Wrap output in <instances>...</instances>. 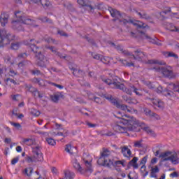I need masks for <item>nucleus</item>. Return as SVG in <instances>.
<instances>
[{"instance_id":"obj_11","label":"nucleus","mask_w":179,"mask_h":179,"mask_svg":"<svg viewBox=\"0 0 179 179\" xmlns=\"http://www.w3.org/2000/svg\"><path fill=\"white\" fill-rule=\"evenodd\" d=\"M25 89L27 92H29L31 94H34L36 96V93H37L39 99H43L44 96V93L40 92L37 88L33 87L31 84H25Z\"/></svg>"},{"instance_id":"obj_19","label":"nucleus","mask_w":179,"mask_h":179,"mask_svg":"<svg viewBox=\"0 0 179 179\" xmlns=\"http://www.w3.org/2000/svg\"><path fill=\"white\" fill-rule=\"evenodd\" d=\"M136 13L140 16L141 19H145V20H148V22H152V17H150L148 13L145 12V10L136 11Z\"/></svg>"},{"instance_id":"obj_23","label":"nucleus","mask_w":179,"mask_h":179,"mask_svg":"<svg viewBox=\"0 0 179 179\" xmlns=\"http://www.w3.org/2000/svg\"><path fill=\"white\" fill-rule=\"evenodd\" d=\"M77 2L81 6H86V8H87V9H89L90 10L94 9L93 6H92V5L90 4V3H87V0H78Z\"/></svg>"},{"instance_id":"obj_7","label":"nucleus","mask_w":179,"mask_h":179,"mask_svg":"<svg viewBox=\"0 0 179 179\" xmlns=\"http://www.w3.org/2000/svg\"><path fill=\"white\" fill-rule=\"evenodd\" d=\"M153 69H155L157 72H160V73H162L164 78H169V79H174V78H176V74H174L173 71L169 70L163 66L154 67Z\"/></svg>"},{"instance_id":"obj_40","label":"nucleus","mask_w":179,"mask_h":179,"mask_svg":"<svg viewBox=\"0 0 179 179\" xmlns=\"http://www.w3.org/2000/svg\"><path fill=\"white\" fill-rule=\"evenodd\" d=\"M142 142H143V140L135 141L134 144V148H143V144H142Z\"/></svg>"},{"instance_id":"obj_54","label":"nucleus","mask_w":179,"mask_h":179,"mask_svg":"<svg viewBox=\"0 0 179 179\" xmlns=\"http://www.w3.org/2000/svg\"><path fill=\"white\" fill-rule=\"evenodd\" d=\"M117 108H120V110H123L124 111H125V110L128 108V106L125 104L119 103Z\"/></svg>"},{"instance_id":"obj_3","label":"nucleus","mask_w":179,"mask_h":179,"mask_svg":"<svg viewBox=\"0 0 179 179\" xmlns=\"http://www.w3.org/2000/svg\"><path fill=\"white\" fill-rule=\"evenodd\" d=\"M84 164L85 166V169L82 168L80 166V164L78 162V159H75L73 162V166L76 170L80 173V174H85V173H90L92 174L93 173V168L92 167V163L87 160L83 159Z\"/></svg>"},{"instance_id":"obj_52","label":"nucleus","mask_w":179,"mask_h":179,"mask_svg":"<svg viewBox=\"0 0 179 179\" xmlns=\"http://www.w3.org/2000/svg\"><path fill=\"white\" fill-rule=\"evenodd\" d=\"M131 89L134 92V93H136V94L137 96H142V94H141L138 91V88L135 87V86L132 85L131 86Z\"/></svg>"},{"instance_id":"obj_20","label":"nucleus","mask_w":179,"mask_h":179,"mask_svg":"<svg viewBox=\"0 0 179 179\" xmlns=\"http://www.w3.org/2000/svg\"><path fill=\"white\" fill-rule=\"evenodd\" d=\"M118 77H115L113 78L112 80V84H111V88L112 89H120V86H121V83H120V80H118Z\"/></svg>"},{"instance_id":"obj_47","label":"nucleus","mask_w":179,"mask_h":179,"mask_svg":"<svg viewBox=\"0 0 179 179\" xmlns=\"http://www.w3.org/2000/svg\"><path fill=\"white\" fill-rule=\"evenodd\" d=\"M83 38H85V40H87L90 44H92V45H96V43L93 38H89V36H84Z\"/></svg>"},{"instance_id":"obj_59","label":"nucleus","mask_w":179,"mask_h":179,"mask_svg":"<svg viewBox=\"0 0 179 179\" xmlns=\"http://www.w3.org/2000/svg\"><path fill=\"white\" fill-rule=\"evenodd\" d=\"M122 54H124V55H127L128 57H131L132 58V53L129 52L128 50H124V49L122 51Z\"/></svg>"},{"instance_id":"obj_58","label":"nucleus","mask_w":179,"mask_h":179,"mask_svg":"<svg viewBox=\"0 0 179 179\" xmlns=\"http://www.w3.org/2000/svg\"><path fill=\"white\" fill-rule=\"evenodd\" d=\"M11 125H13V127H15V128H17V129H20V128H22V125L20 124V123H15L13 122H10Z\"/></svg>"},{"instance_id":"obj_36","label":"nucleus","mask_w":179,"mask_h":179,"mask_svg":"<svg viewBox=\"0 0 179 179\" xmlns=\"http://www.w3.org/2000/svg\"><path fill=\"white\" fill-rule=\"evenodd\" d=\"M120 62H122V64L124 66H135V64H134L133 62H128V61L127 60H124V59H120Z\"/></svg>"},{"instance_id":"obj_10","label":"nucleus","mask_w":179,"mask_h":179,"mask_svg":"<svg viewBox=\"0 0 179 179\" xmlns=\"http://www.w3.org/2000/svg\"><path fill=\"white\" fill-rule=\"evenodd\" d=\"M157 93H162V94L166 97H168V99H173L176 97V93L169 90V87L163 90V87L159 86L157 87Z\"/></svg>"},{"instance_id":"obj_27","label":"nucleus","mask_w":179,"mask_h":179,"mask_svg":"<svg viewBox=\"0 0 179 179\" xmlns=\"http://www.w3.org/2000/svg\"><path fill=\"white\" fill-rule=\"evenodd\" d=\"M20 23H22V21L17 20L12 21L13 29L14 30H22V24Z\"/></svg>"},{"instance_id":"obj_17","label":"nucleus","mask_w":179,"mask_h":179,"mask_svg":"<svg viewBox=\"0 0 179 179\" xmlns=\"http://www.w3.org/2000/svg\"><path fill=\"white\" fill-rule=\"evenodd\" d=\"M165 160H169L173 163V164H179V158L178 155H177V152H173L171 153V157L165 159Z\"/></svg>"},{"instance_id":"obj_14","label":"nucleus","mask_w":179,"mask_h":179,"mask_svg":"<svg viewBox=\"0 0 179 179\" xmlns=\"http://www.w3.org/2000/svg\"><path fill=\"white\" fill-rule=\"evenodd\" d=\"M148 99L151 100L152 104H154L156 107H158V108L162 110L164 108V102L162 101L160 99H155V98H150L149 96Z\"/></svg>"},{"instance_id":"obj_48","label":"nucleus","mask_w":179,"mask_h":179,"mask_svg":"<svg viewBox=\"0 0 179 179\" xmlns=\"http://www.w3.org/2000/svg\"><path fill=\"white\" fill-rule=\"evenodd\" d=\"M136 26H137V27H138V29H146V24L143 23V22H138V23H136L134 24Z\"/></svg>"},{"instance_id":"obj_18","label":"nucleus","mask_w":179,"mask_h":179,"mask_svg":"<svg viewBox=\"0 0 179 179\" xmlns=\"http://www.w3.org/2000/svg\"><path fill=\"white\" fill-rule=\"evenodd\" d=\"M110 155H111V152H110V150H108V149L103 148V152H101V157H99V159L98 160V163H99V162H100V160H101V159H103V162H104V160H108L106 158L108 157V156H110Z\"/></svg>"},{"instance_id":"obj_25","label":"nucleus","mask_w":179,"mask_h":179,"mask_svg":"<svg viewBox=\"0 0 179 179\" xmlns=\"http://www.w3.org/2000/svg\"><path fill=\"white\" fill-rule=\"evenodd\" d=\"M120 90H122V92H124V93H127V94H129V96L132 95V86L131 87V89L127 88L124 84H122L119 87Z\"/></svg>"},{"instance_id":"obj_4","label":"nucleus","mask_w":179,"mask_h":179,"mask_svg":"<svg viewBox=\"0 0 179 179\" xmlns=\"http://www.w3.org/2000/svg\"><path fill=\"white\" fill-rule=\"evenodd\" d=\"M15 40V35L8 33L6 30L0 29V48L10 44Z\"/></svg>"},{"instance_id":"obj_12","label":"nucleus","mask_w":179,"mask_h":179,"mask_svg":"<svg viewBox=\"0 0 179 179\" xmlns=\"http://www.w3.org/2000/svg\"><path fill=\"white\" fill-rule=\"evenodd\" d=\"M34 3H36L37 5H42L44 9H48L52 6L51 2L48 0H30Z\"/></svg>"},{"instance_id":"obj_61","label":"nucleus","mask_w":179,"mask_h":179,"mask_svg":"<svg viewBox=\"0 0 179 179\" xmlns=\"http://www.w3.org/2000/svg\"><path fill=\"white\" fill-rule=\"evenodd\" d=\"M138 100L132 98H130V100L129 101V104H138Z\"/></svg>"},{"instance_id":"obj_9","label":"nucleus","mask_w":179,"mask_h":179,"mask_svg":"<svg viewBox=\"0 0 179 179\" xmlns=\"http://www.w3.org/2000/svg\"><path fill=\"white\" fill-rule=\"evenodd\" d=\"M100 166H103L105 167H111V166H120L121 164L123 167H125V160H118L114 162L111 159H105L103 162L99 164Z\"/></svg>"},{"instance_id":"obj_53","label":"nucleus","mask_w":179,"mask_h":179,"mask_svg":"<svg viewBox=\"0 0 179 179\" xmlns=\"http://www.w3.org/2000/svg\"><path fill=\"white\" fill-rule=\"evenodd\" d=\"M71 148H72V145L71 144L66 145L65 152H67V153H70L71 155H72V152H71Z\"/></svg>"},{"instance_id":"obj_60","label":"nucleus","mask_w":179,"mask_h":179,"mask_svg":"<svg viewBox=\"0 0 179 179\" xmlns=\"http://www.w3.org/2000/svg\"><path fill=\"white\" fill-rule=\"evenodd\" d=\"M27 162L28 163H34V155L32 157H27Z\"/></svg>"},{"instance_id":"obj_34","label":"nucleus","mask_w":179,"mask_h":179,"mask_svg":"<svg viewBox=\"0 0 179 179\" xmlns=\"http://www.w3.org/2000/svg\"><path fill=\"white\" fill-rule=\"evenodd\" d=\"M166 29L167 30H170L171 31H177V29H178V27L174 26V24L171 23H167Z\"/></svg>"},{"instance_id":"obj_38","label":"nucleus","mask_w":179,"mask_h":179,"mask_svg":"<svg viewBox=\"0 0 179 179\" xmlns=\"http://www.w3.org/2000/svg\"><path fill=\"white\" fill-rule=\"evenodd\" d=\"M143 112L145 113V115L148 117H152V115L153 114V112L150 110V109L144 107L143 108Z\"/></svg>"},{"instance_id":"obj_5","label":"nucleus","mask_w":179,"mask_h":179,"mask_svg":"<svg viewBox=\"0 0 179 179\" xmlns=\"http://www.w3.org/2000/svg\"><path fill=\"white\" fill-rule=\"evenodd\" d=\"M108 10H109L112 17L118 19L120 23H123V24L124 26H126V24H128V23L134 24V20H128L124 18V16L122 15V14H121V12L118 11V10L110 7L108 8Z\"/></svg>"},{"instance_id":"obj_49","label":"nucleus","mask_w":179,"mask_h":179,"mask_svg":"<svg viewBox=\"0 0 179 179\" xmlns=\"http://www.w3.org/2000/svg\"><path fill=\"white\" fill-rule=\"evenodd\" d=\"M26 65H29V61L27 60H24L18 63L19 68H23V66H26Z\"/></svg>"},{"instance_id":"obj_46","label":"nucleus","mask_w":179,"mask_h":179,"mask_svg":"<svg viewBox=\"0 0 179 179\" xmlns=\"http://www.w3.org/2000/svg\"><path fill=\"white\" fill-rule=\"evenodd\" d=\"M39 20H41V22H46L47 23H52V20L48 19L47 17H40Z\"/></svg>"},{"instance_id":"obj_16","label":"nucleus","mask_w":179,"mask_h":179,"mask_svg":"<svg viewBox=\"0 0 179 179\" xmlns=\"http://www.w3.org/2000/svg\"><path fill=\"white\" fill-rule=\"evenodd\" d=\"M103 97H104V99H106V100H108L109 101H110L111 104L115 106V107H117V108H118L120 102H118V101H117V99H115L114 97H113V95L105 94V95H103Z\"/></svg>"},{"instance_id":"obj_55","label":"nucleus","mask_w":179,"mask_h":179,"mask_svg":"<svg viewBox=\"0 0 179 179\" xmlns=\"http://www.w3.org/2000/svg\"><path fill=\"white\" fill-rule=\"evenodd\" d=\"M31 73H32V75H41V71L36 69L34 70H31Z\"/></svg>"},{"instance_id":"obj_24","label":"nucleus","mask_w":179,"mask_h":179,"mask_svg":"<svg viewBox=\"0 0 179 179\" xmlns=\"http://www.w3.org/2000/svg\"><path fill=\"white\" fill-rule=\"evenodd\" d=\"M121 149L122 153L124 157H131L132 152H131V150L128 148V146H124L123 148H121Z\"/></svg>"},{"instance_id":"obj_21","label":"nucleus","mask_w":179,"mask_h":179,"mask_svg":"<svg viewBox=\"0 0 179 179\" xmlns=\"http://www.w3.org/2000/svg\"><path fill=\"white\" fill-rule=\"evenodd\" d=\"M70 69L73 71V75L77 78H83L85 76V71L82 70H78L75 68H70Z\"/></svg>"},{"instance_id":"obj_64","label":"nucleus","mask_w":179,"mask_h":179,"mask_svg":"<svg viewBox=\"0 0 179 179\" xmlns=\"http://www.w3.org/2000/svg\"><path fill=\"white\" fill-rule=\"evenodd\" d=\"M6 82H10L11 83H13V85H17V83H16L15 80L9 78L6 79Z\"/></svg>"},{"instance_id":"obj_15","label":"nucleus","mask_w":179,"mask_h":179,"mask_svg":"<svg viewBox=\"0 0 179 179\" xmlns=\"http://www.w3.org/2000/svg\"><path fill=\"white\" fill-rule=\"evenodd\" d=\"M148 169H150V177L152 178H157V173L160 171V169H159V166H155V167L152 166V165L148 166Z\"/></svg>"},{"instance_id":"obj_39","label":"nucleus","mask_w":179,"mask_h":179,"mask_svg":"<svg viewBox=\"0 0 179 179\" xmlns=\"http://www.w3.org/2000/svg\"><path fill=\"white\" fill-rule=\"evenodd\" d=\"M91 55L94 58V59H97L98 61H101V58L103 57V55L94 52H92Z\"/></svg>"},{"instance_id":"obj_29","label":"nucleus","mask_w":179,"mask_h":179,"mask_svg":"<svg viewBox=\"0 0 179 179\" xmlns=\"http://www.w3.org/2000/svg\"><path fill=\"white\" fill-rule=\"evenodd\" d=\"M132 166L134 169H138V157H134L128 164V166Z\"/></svg>"},{"instance_id":"obj_26","label":"nucleus","mask_w":179,"mask_h":179,"mask_svg":"<svg viewBox=\"0 0 179 179\" xmlns=\"http://www.w3.org/2000/svg\"><path fill=\"white\" fill-rule=\"evenodd\" d=\"M171 156V151H166L165 152H162L159 155V157H161L162 162H169V160H166V159H168V157H170Z\"/></svg>"},{"instance_id":"obj_43","label":"nucleus","mask_w":179,"mask_h":179,"mask_svg":"<svg viewBox=\"0 0 179 179\" xmlns=\"http://www.w3.org/2000/svg\"><path fill=\"white\" fill-rule=\"evenodd\" d=\"M101 62H103V64H105L106 65H108V64H110V57L102 56Z\"/></svg>"},{"instance_id":"obj_28","label":"nucleus","mask_w":179,"mask_h":179,"mask_svg":"<svg viewBox=\"0 0 179 179\" xmlns=\"http://www.w3.org/2000/svg\"><path fill=\"white\" fill-rule=\"evenodd\" d=\"M164 57H166V58H174L175 59H178V55L176 53H174V52H163Z\"/></svg>"},{"instance_id":"obj_62","label":"nucleus","mask_w":179,"mask_h":179,"mask_svg":"<svg viewBox=\"0 0 179 179\" xmlns=\"http://www.w3.org/2000/svg\"><path fill=\"white\" fill-rule=\"evenodd\" d=\"M18 58H23V59L27 58V53L24 52V53L19 54L18 55Z\"/></svg>"},{"instance_id":"obj_30","label":"nucleus","mask_w":179,"mask_h":179,"mask_svg":"<svg viewBox=\"0 0 179 179\" xmlns=\"http://www.w3.org/2000/svg\"><path fill=\"white\" fill-rule=\"evenodd\" d=\"M64 178L73 179L75 178V173L71 171H64Z\"/></svg>"},{"instance_id":"obj_42","label":"nucleus","mask_w":179,"mask_h":179,"mask_svg":"<svg viewBox=\"0 0 179 179\" xmlns=\"http://www.w3.org/2000/svg\"><path fill=\"white\" fill-rule=\"evenodd\" d=\"M19 47H20V43L15 42L11 44L10 48L11 50H19Z\"/></svg>"},{"instance_id":"obj_22","label":"nucleus","mask_w":179,"mask_h":179,"mask_svg":"<svg viewBox=\"0 0 179 179\" xmlns=\"http://www.w3.org/2000/svg\"><path fill=\"white\" fill-rule=\"evenodd\" d=\"M8 19H9V15H8V14H1V15L0 23L3 27H5V26H6Z\"/></svg>"},{"instance_id":"obj_32","label":"nucleus","mask_w":179,"mask_h":179,"mask_svg":"<svg viewBox=\"0 0 179 179\" xmlns=\"http://www.w3.org/2000/svg\"><path fill=\"white\" fill-rule=\"evenodd\" d=\"M145 38H148L150 41V43H152V44H155L156 45H162V43L159 42L157 39L152 38L151 37L148 36V35H145Z\"/></svg>"},{"instance_id":"obj_63","label":"nucleus","mask_w":179,"mask_h":179,"mask_svg":"<svg viewBox=\"0 0 179 179\" xmlns=\"http://www.w3.org/2000/svg\"><path fill=\"white\" fill-rule=\"evenodd\" d=\"M4 61L5 62H6V64H13L11 62H10V57L9 56H6L4 57Z\"/></svg>"},{"instance_id":"obj_41","label":"nucleus","mask_w":179,"mask_h":179,"mask_svg":"<svg viewBox=\"0 0 179 179\" xmlns=\"http://www.w3.org/2000/svg\"><path fill=\"white\" fill-rule=\"evenodd\" d=\"M45 48L46 50H50L52 52H53V54H55V55H57V52H58L57 49L54 47V46H48V45H45Z\"/></svg>"},{"instance_id":"obj_45","label":"nucleus","mask_w":179,"mask_h":179,"mask_svg":"<svg viewBox=\"0 0 179 179\" xmlns=\"http://www.w3.org/2000/svg\"><path fill=\"white\" fill-rule=\"evenodd\" d=\"M169 86L171 87V89L173 90V92H178V93H179V84H170Z\"/></svg>"},{"instance_id":"obj_8","label":"nucleus","mask_w":179,"mask_h":179,"mask_svg":"<svg viewBox=\"0 0 179 179\" xmlns=\"http://www.w3.org/2000/svg\"><path fill=\"white\" fill-rule=\"evenodd\" d=\"M32 152L34 153V163L37 162H43L44 157H43V153H41V146L36 145L32 147Z\"/></svg>"},{"instance_id":"obj_37","label":"nucleus","mask_w":179,"mask_h":179,"mask_svg":"<svg viewBox=\"0 0 179 179\" xmlns=\"http://www.w3.org/2000/svg\"><path fill=\"white\" fill-rule=\"evenodd\" d=\"M33 173V169L31 167L26 168L24 171V174H26L27 177H30Z\"/></svg>"},{"instance_id":"obj_51","label":"nucleus","mask_w":179,"mask_h":179,"mask_svg":"<svg viewBox=\"0 0 179 179\" xmlns=\"http://www.w3.org/2000/svg\"><path fill=\"white\" fill-rule=\"evenodd\" d=\"M31 115H34V117H38V115H40V111L34 109L31 111Z\"/></svg>"},{"instance_id":"obj_31","label":"nucleus","mask_w":179,"mask_h":179,"mask_svg":"<svg viewBox=\"0 0 179 179\" xmlns=\"http://www.w3.org/2000/svg\"><path fill=\"white\" fill-rule=\"evenodd\" d=\"M59 97H64V95L61 93L56 94L55 95H52L50 96V99L52 101H53L54 103H58V101L59 100Z\"/></svg>"},{"instance_id":"obj_35","label":"nucleus","mask_w":179,"mask_h":179,"mask_svg":"<svg viewBox=\"0 0 179 179\" xmlns=\"http://www.w3.org/2000/svg\"><path fill=\"white\" fill-rule=\"evenodd\" d=\"M45 41H46V43H52V44H55L56 45L59 44V42L58 41H56L55 38H52L51 37L45 38Z\"/></svg>"},{"instance_id":"obj_50","label":"nucleus","mask_w":179,"mask_h":179,"mask_svg":"<svg viewBox=\"0 0 179 179\" xmlns=\"http://www.w3.org/2000/svg\"><path fill=\"white\" fill-rule=\"evenodd\" d=\"M46 141L48 142V145H50L51 146H54L56 143L55 140L54 138H47Z\"/></svg>"},{"instance_id":"obj_2","label":"nucleus","mask_w":179,"mask_h":179,"mask_svg":"<svg viewBox=\"0 0 179 179\" xmlns=\"http://www.w3.org/2000/svg\"><path fill=\"white\" fill-rule=\"evenodd\" d=\"M31 41H34V40L25 41H24V44L29 47L31 51H33L34 54H35L36 65L41 68H47L48 57H45V55L41 52L38 46L34 45V43H31Z\"/></svg>"},{"instance_id":"obj_1","label":"nucleus","mask_w":179,"mask_h":179,"mask_svg":"<svg viewBox=\"0 0 179 179\" xmlns=\"http://www.w3.org/2000/svg\"><path fill=\"white\" fill-rule=\"evenodd\" d=\"M117 118H121L120 124L126 125V127H122L120 124H116L113 127V129L115 132H119L120 134H124L127 131H133L136 132L138 128H141L148 135L152 136V138H156L157 135L155 131L152 130L149 127H147L145 123L139 122V120L134 116L125 115L124 117H121L120 116L115 115Z\"/></svg>"},{"instance_id":"obj_44","label":"nucleus","mask_w":179,"mask_h":179,"mask_svg":"<svg viewBox=\"0 0 179 179\" xmlns=\"http://www.w3.org/2000/svg\"><path fill=\"white\" fill-rule=\"evenodd\" d=\"M94 101L97 104H103V103H104V99H103L102 98H100V97H97V96L94 97Z\"/></svg>"},{"instance_id":"obj_56","label":"nucleus","mask_w":179,"mask_h":179,"mask_svg":"<svg viewBox=\"0 0 179 179\" xmlns=\"http://www.w3.org/2000/svg\"><path fill=\"white\" fill-rule=\"evenodd\" d=\"M102 80L104 82V83H106V85H108V86H110L111 87V85H113L111 79H109V78L102 79Z\"/></svg>"},{"instance_id":"obj_57","label":"nucleus","mask_w":179,"mask_h":179,"mask_svg":"<svg viewBox=\"0 0 179 179\" xmlns=\"http://www.w3.org/2000/svg\"><path fill=\"white\" fill-rule=\"evenodd\" d=\"M57 34H59L60 36H62L63 37H68V34H66L65 31L62 30H58Z\"/></svg>"},{"instance_id":"obj_13","label":"nucleus","mask_w":179,"mask_h":179,"mask_svg":"<svg viewBox=\"0 0 179 179\" xmlns=\"http://www.w3.org/2000/svg\"><path fill=\"white\" fill-rule=\"evenodd\" d=\"M131 57L136 61H142V59L146 57V54L141 51V50H137L134 52V55H132Z\"/></svg>"},{"instance_id":"obj_33","label":"nucleus","mask_w":179,"mask_h":179,"mask_svg":"<svg viewBox=\"0 0 179 179\" xmlns=\"http://www.w3.org/2000/svg\"><path fill=\"white\" fill-rule=\"evenodd\" d=\"M36 141L33 138H24L23 143H25V145H27L28 146H31V145H34V143Z\"/></svg>"},{"instance_id":"obj_6","label":"nucleus","mask_w":179,"mask_h":179,"mask_svg":"<svg viewBox=\"0 0 179 179\" xmlns=\"http://www.w3.org/2000/svg\"><path fill=\"white\" fill-rule=\"evenodd\" d=\"M15 16L18 22H21L24 24H33L34 20L26 16L22 11H15Z\"/></svg>"}]
</instances>
